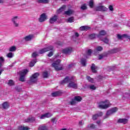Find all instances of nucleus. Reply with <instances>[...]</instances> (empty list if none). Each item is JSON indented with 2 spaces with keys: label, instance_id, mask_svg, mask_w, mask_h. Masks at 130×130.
<instances>
[{
  "label": "nucleus",
  "instance_id": "4468645a",
  "mask_svg": "<svg viewBox=\"0 0 130 130\" xmlns=\"http://www.w3.org/2000/svg\"><path fill=\"white\" fill-rule=\"evenodd\" d=\"M103 115V113H102V112H100L99 113L92 115V119L93 120H96L98 117L100 116H102Z\"/></svg>",
  "mask_w": 130,
  "mask_h": 130
},
{
  "label": "nucleus",
  "instance_id": "4d7b16f0",
  "mask_svg": "<svg viewBox=\"0 0 130 130\" xmlns=\"http://www.w3.org/2000/svg\"><path fill=\"white\" fill-rule=\"evenodd\" d=\"M103 57H104V55H102V54H101V55H99V59L100 60L102 59V58H103Z\"/></svg>",
  "mask_w": 130,
  "mask_h": 130
},
{
  "label": "nucleus",
  "instance_id": "603ef678",
  "mask_svg": "<svg viewBox=\"0 0 130 130\" xmlns=\"http://www.w3.org/2000/svg\"><path fill=\"white\" fill-rule=\"evenodd\" d=\"M87 55H91L92 54V50L91 49H88L86 52Z\"/></svg>",
  "mask_w": 130,
  "mask_h": 130
},
{
  "label": "nucleus",
  "instance_id": "412c9836",
  "mask_svg": "<svg viewBox=\"0 0 130 130\" xmlns=\"http://www.w3.org/2000/svg\"><path fill=\"white\" fill-rule=\"evenodd\" d=\"M65 15H67V16H71L74 14V11L71 9L68 10L64 12Z\"/></svg>",
  "mask_w": 130,
  "mask_h": 130
},
{
  "label": "nucleus",
  "instance_id": "7ed1b4c3",
  "mask_svg": "<svg viewBox=\"0 0 130 130\" xmlns=\"http://www.w3.org/2000/svg\"><path fill=\"white\" fill-rule=\"evenodd\" d=\"M28 73V70L26 69H24L19 72L20 78L19 81L20 82H25V77Z\"/></svg>",
  "mask_w": 130,
  "mask_h": 130
},
{
  "label": "nucleus",
  "instance_id": "a211bd4d",
  "mask_svg": "<svg viewBox=\"0 0 130 130\" xmlns=\"http://www.w3.org/2000/svg\"><path fill=\"white\" fill-rule=\"evenodd\" d=\"M57 21V16L56 15H54L53 17H51L50 19V24H53L55 22Z\"/></svg>",
  "mask_w": 130,
  "mask_h": 130
},
{
  "label": "nucleus",
  "instance_id": "c85d7f7f",
  "mask_svg": "<svg viewBox=\"0 0 130 130\" xmlns=\"http://www.w3.org/2000/svg\"><path fill=\"white\" fill-rule=\"evenodd\" d=\"M39 130H47V127L44 125H41L38 128Z\"/></svg>",
  "mask_w": 130,
  "mask_h": 130
},
{
  "label": "nucleus",
  "instance_id": "58836bf2",
  "mask_svg": "<svg viewBox=\"0 0 130 130\" xmlns=\"http://www.w3.org/2000/svg\"><path fill=\"white\" fill-rule=\"evenodd\" d=\"M88 5L90 8H93V7H94V2L93 1V0H90L89 2Z\"/></svg>",
  "mask_w": 130,
  "mask_h": 130
},
{
  "label": "nucleus",
  "instance_id": "f8f14e48",
  "mask_svg": "<svg viewBox=\"0 0 130 130\" xmlns=\"http://www.w3.org/2000/svg\"><path fill=\"white\" fill-rule=\"evenodd\" d=\"M52 116V114L50 113H46L44 114H43L41 116V119H44L45 118H48L49 117H51Z\"/></svg>",
  "mask_w": 130,
  "mask_h": 130
},
{
  "label": "nucleus",
  "instance_id": "bf43d9fd",
  "mask_svg": "<svg viewBox=\"0 0 130 130\" xmlns=\"http://www.w3.org/2000/svg\"><path fill=\"white\" fill-rule=\"evenodd\" d=\"M75 36L76 37H78L79 36V33L75 32Z\"/></svg>",
  "mask_w": 130,
  "mask_h": 130
},
{
  "label": "nucleus",
  "instance_id": "680f3d73",
  "mask_svg": "<svg viewBox=\"0 0 130 130\" xmlns=\"http://www.w3.org/2000/svg\"><path fill=\"white\" fill-rule=\"evenodd\" d=\"M4 0H0V4H4Z\"/></svg>",
  "mask_w": 130,
  "mask_h": 130
},
{
  "label": "nucleus",
  "instance_id": "338daca9",
  "mask_svg": "<svg viewBox=\"0 0 130 130\" xmlns=\"http://www.w3.org/2000/svg\"><path fill=\"white\" fill-rule=\"evenodd\" d=\"M61 1H62L63 2H65V1H67V0H61Z\"/></svg>",
  "mask_w": 130,
  "mask_h": 130
},
{
  "label": "nucleus",
  "instance_id": "0e129e2a",
  "mask_svg": "<svg viewBox=\"0 0 130 130\" xmlns=\"http://www.w3.org/2000/svg\"><path fill=\"white\" fill-rule=\"evenodd\" d=\"M3 66H4V64L0 62V69L2 68V67H3Z\"/></svg>",
  "mask_w": 130,
  "mask_h": 130
},
{
  "label": "nucleus",
  "instance_id": "e433bc0d",
  "mask_svg": "<svg viewBox=\"0 0 130 130\" xmlns=\"http://www.w3.org/2000/svg\"><path fill=\"white\" fill-rule=\"evenodd\" d=\"M16 49H17V48H16V47L13 46L11 47L10 48H9V51H10V52L16 51Z\"/></svg>",
  "mask_w": 130,
  "mask_h": 130
},
{
  "label": "nucleus",
  "instance_id": "9d476101",
  "mask_svg": "<svg viewBox=\"0 0 130 130\" xmlns=\"http://www.w3.org/2000/svg\"><path fill=\"white\" fill-rule=\"evenodd\" d=\"M46 19H47L46 14L45 13H43L41 15L40 18H39V21L40 22V23H42L43 22H44Z\"/></svg>",
  "mask_w": 130,
  "mask_h": 130
},
{
  "label": "nucleus",
  "instance_id": "864d4df0",
  "mask_svg": "<svg viewBox=\"0 0 130 130\" xmlns=\"http://www.w3.org/2000/svg\"><path fill=\"white\" fill-rule=\"evenodd\" d=\"M52 122H53V123H56V119L55 118H53L52 119Z\"/></svg>",
  "mask_w": 130,
  "mask_h": 130
},
{
  "label": "nucleus",
  "instance_id": "423d86ee",
  "mask_svg": "<svg viewBox=\"0 0 130 130\" xmlns=\"http://www.w3.org/2000/svg\"><path fill=\"white\" fill-rule=\"evenodd\" d=\"M60 63V60L58 59L52 64V66L53 68H54L56 71H61V70H62V67H59Z\"/></svg>",
  "mask_w": 130,
  "mask_h": 130
},
{
  "label": "nucleus",
  "instance_id": "c9c22d12",
  "mask_svg": "<svg viewBox=\"0 0 130 130\" xmlns=\"http://www.w3.org/2000/svg\"><path fill=\"white\" fill-rule=\"evenodd\" d=\"M97 37V35L95 34H92L89 35V38L90 39H95Z\"/></svg>",
  "mask_w": 130,
  "mask_h": 130
},
{
  "label": "nucleus",
  "instance_id": "aec40b11",
  "mask_svg": "<svg viewBox=\"0 0 130 130\" xmlns=\"http://www.w3.org/2000/svg\"><path fill=\"white\" fill-rule=\"evenodd\" d=\"M91 71L93 73H97V67L96 66H95V64L94 63H92L91 64Z\"/></svg>",
  "mask_w": 130,
  "mask_h": 130
},
{
  "label": "nucleus",
  "instance_id": "393cba45",
  "mask_svg": "<svg viewBox=\"0 0 130 130\" xmlns=\"http://www.w3.org/2000/svg\"><path fill=\"white\" fill-rule=\"evenodd\" d=\"M80 29L81 31H87L90 29V27L87 26H82L80 27Z\"/></svg>",
  "mask_w": 130,
  "mask_h": 130
},
{
  "label": "nucleus",
  "instance_id": "49530a36",
  "mask_svg": "<svg viewBox=\"0 0 130 130\" xmlns=\"http://www.w3.org/2000/svg\"><path fill=\"white\" fill-rule=\"evenodd\" d=\"M96 11H99L102 12V6H98L96 8Z\"/></svg>",
  "mask_w": 130,
  "mask_h": 130
},
{
  "label": "nucleus",
  "instance_id": "4c0bfd02",
  "mask_svg": "<svg viewBox=\"0 0 130 130\" xmlns=\"http://www.w3.org/2000/svg\"><path fill=\"white\" fill-rule=\"evenodd\" d=\"M86 79L89 82H90V83H94V79L91 78L90 76H87Z\"/></svg>",
  "mask_w": 130,
  "mask_h": 130
},
{
  "label": "nucleus",
  "instance_id": "774afa93",
  "mask_svg": "<svg viewBox=\"0 0 130 130\" xmlns=\"http://www.w3.org/2000/svg\"><path fill=\"white\" fill-rule=\"evenodd\" d=\"M11 67H13V65H11Z\"/></svg>",
  "mask_w": 130,
  "mask_h": 130
},
{
  "label": "nucleus",
  "instance_id": "c756f323",
  "mask_svg": "<svg viewBox=\"0 0 130 130\" xmlns=\"http://www.w3.org/2000/svg\"><path fill=\"white\" fill-rule=\"evenodd\" d=\"M74 100L77 102H80V101H82V98L80 96H77L74 98Z\"/></svg>",
  "mask_w": 130,
  "mask_h": 130
},
{
  "label": "nucleus",
  "instance_id": "09e8293b",
  "mask_svg": "<svg viewBox=\"0 0 130 130\" xmlns=\"http://www.w3.org/2000/svg\"><path fill=\"white\" fill-rule=\"evenodd\" d=\"M81 9L83 10H87V6H86L85 4H84L81 7Z\"/></svg>",
  "mask_w": 130,
  "mask_h": 130
},
{
  "label": "nucleus",
  "instance_id": "69168bd1",
  "mask_svg": "<svg viewBox=\"0 0 130 130\" xmlns=\"http://www.w3.org/2000/svg\"><path fill=\"white\" fill-rule=\"evenodd\" d=\"M125 38H128V39H129V40H130V37H129L128 35H127V37Z\"/></svg>",
  "mask_w": 130,
  "mask_h": 130
},
{
  "label": "nucleus",
  "instance_id": "6e6552de",
  "mask_svg": "<svg viewBox=\"0 0 130 130\" xmlns=\"http://www.w3.org/2000/svg\"><path fill=\"white\" fill-rule=\"evenodd\" d=\"M11 21L14 27H19V18H18V16L13 17L11 19Z\"/></svg>",
  "mask_w": 130,
  "mask_h": 130
},
{
  "label": "nucleus",
  "instance_id": "b1692460",
  "mask_svg": "<svg viewBox=\"0 0 130 130\" xmlns=\"http://www.w3.org/2000/svg\"><path fill=\"white\" fill-rule=\"evenodd\" d=\"M37 3L38 4H48L49 0H38Z\"/></svg>",
  "mask_w": 130,
  "mask_h": 130
},
{
  "label": "nucleus",
  "instance_id": "5fc2aeb1",
  "mask_svg": "<svg viewBox=\"0 0 130 130\" xmlns=\"http://www.w3.org/2000/svg\"><path fill=\"white\" fill-rule=\"evenodd\" d=\"M53 55V53L52 52H50L48 54V56L49 57H51V56H52Z\"/></svg>",
  "mask_w": 130,
  "mask_h": 130
},
{
  "label": "nucleus",
  "instance_id": "c03bdc74",
  "mask_svg": "<svg viewBox=\"0 0 130 130\" xmlns=\"http://www.w3.org/2000/svg\"><path fill=\"white\" fill-rule=\"evenodd\" d=\"M103 50V48L101 46H98L96 48V51H102Z\"/></svg>",
  "mask_w": 130,
  "mask_h": 130
},
{
  "label": "nucleus",
  "instance_id": "7c9ffc66",
  "mask_svg": "<svg viewBox=\"0 0 130 130\" xmlns=\"http://www.w3.org/2000/svg\"><path fill=\"white\" fill-rule=\"evenodd\" d=\"M43 77L44 79H46V78H48V72L46 71L43 72Z\"/></svg>",
  "mask_w": 130,
  "mask_h": 130
},
{
  "label": "nucleus",
  "instance_id": "ddd939ff",
  "mask_svg": "<svg viewBox=\"0 0 130 130\" xmlns=\"http://www.w3.org/2000/svg\"><path fill=\"white\" fill-rule=\"evenodd\" d=\"M33 38H34V35H29L25 37L24 38H23V40H25V41H26V42H28V41H31V40H32V39H33Z\"/></svg>",
  "mask_w": 130,
  "mask_h": 130
},
{
  "label": "nucleus",
  "instance_id": "0eeeda50",
  "mask_svg": "<svg viewBox=\"0 0 130 130\" xmlns=\"http://www.w3.org/2000/svg\"><path fill=\"white\" fill-rule=\"evenodd\" d=\"M53 49V46H49L46 48L42 49L40 50L39 53L40 54H43V53H45L47 51H49V50H52Z\"/></svg>",
  "mask_w": 130,
  "mask_h": 130
},
{
  "label": "nucleus",
  "instance_id": "f03ea898",
  "mask_svg": "<svg viewBox=\"0 0 130 130\" xmlns=\"http://www.w3.org/2000/svg\"><path fill=\"white\" fill-rule=\"evenodd\" d=\"M110 103L109 101L106 100L105 101H101L99 103V108L101 109H107L110 106Z\"/></svg>",
  "mask_w": 130,
  "mask_h": 130
},
{
  "label": "nucleus",
  "instance_id": "dca6fc26",
  "mask_svg": "<svg viewBox=\"0 0 130 130\" xmlns=\"http://www.w3.org/2000/svg\"><path fill=\"white\" fill-rule=\"evenodd\" d=\"M36 120L35 119V117H29L27 118L25 120V122H34Z\"/></svg>",
  "mask_w": 130,
  "mask_h": 130
},
{
  "label": "nucleus",
  "instance_id": "20e7f679",
  "mask_svg": "<svg viewBox=\"0 0 130 130\" xmlns=\"http://www.w3.org/2000/svg\"><path fill=\"white\" fill-rule=\"evenodd\" d=\"M39 73H36L32 75V76L30 78L29 81L28 83L30 84L31 83H36L37 81H38V77L40 76Z\"/></svg>",
  "mask_w": 130,
  "mask_h": 130
},
{
  "label": "nucleus",
  "instance_id": "3c124183",
  "mask_svg": "<svg viewBox=\"0 0 130 130\" xmlns=\"http://www.w3.org/2000/svg\"><path fill=\"white\" fill-rule=\"evenodd\" d=\"M0 62H1L2 64H4V62H5V58H4L3 57H0Z\"/></svg>",
  "mask_w": 130,
  "mask_h": 130
},
{
  "label": "nucleus",
  "instance_id": "6ab92c4d",
  "mask_svg": "<svg viewBox=\"0 0 130 130\" xmlns=\"http://www.w3.org/2000/svg\"><path fill=\"white\" fill-rule=\"evenodd\" d=\"M61 94H62V92L61 91H57L52 93L51 95L53 97H56V96H60Z\"/></svg>",
  "mask_w": 130,
  "mask_h": 130
},
{
  "label": "nucleus",
  "instance_id": "2f4dec72",
  "mask_svg": "<svg viewBox=\"0 0 130 130\" xmlns=\"http://www.w3.org/2000/svg\"><path fill=\"white\" fill-rule=\"evenodd\" d=\"M7 56L8 58H12L14 57V53L12 52H9L7 54Z\"/></svg>",
  "mask_w": 130,
  "mask_h": 130
},
{
  "label": "nucleus",
  "instance_id": "1a4fd4ad",
  "mask_svg": "<svg viewBox=\"0 0 130 130\" xmlns=\"http://www.w3.org/2000/svg\"><path fill=\"white\" fill-rule=\"evenodd\" d=\"M73 52V48L71 47L66 48L62 50V53L64 54H71Z\"/></svg>",
  "mask_w": 130,
  "mask_h": 130
},
{
  "label": "nucleus",
  "instance_id": "de8ad7c7",
  "mask_svg": "<svg viewBox=\"0 0 130 130\" xmlns=\"http://www.w3.org/2000/svg\"><path fill=\"white\" fill-rule=\"evenodd\" d=\"M102 41L104 42V43H106L107 44H108V43L109 42V41L106 38L102 40Z\"/></svg>",
  "mask_w": 130,
  "mask_h": 130
},
{
  "label": "nucleus",
  "instance_id": "79ce46f5",
  "mask_svg": "<svg viewBox=\"0 0 130 130\" xmlns=\"http://www.w3.org/2000/svg\"><path fill=\"white\" fill-rule=\"evenodd\" d=\"M8 84L9 86H13V85L14 84V81L12 80H9Z\"/></svg>",
  "mask_w": 130,
  "mask_h": 130
},
{
  "label": "nucleus",
  "instance_id": "473e14b6",
  "mask_svg": "<svg viewBox=\"0 0 130 130\" xmlns=\"http://www.w3.org/2000/svg\"><path fill=\"white\" fill-rule=\"evenodd\" d=\"M18 129L19 130H28V128L27 126H18Z\"/></svg>",
  "mask_w": 130,
  "mask_h": 130
},
{
  "label": "nucleus",
  "instance_id": "cd10ccee",
  "mask_svg": "<svg viewBox=\"0 0 130 130\" xmlns=\"http://www.w3.org/2000/svg\"><path fill=\"white\" fill-rule=\"evenodd\" d=\"M36 62H37V59H36L31 60V61L29 63V67H34V64H35Z\"/></svg>",
  "mask_w": 130,
  "mask_h": 130
},
{
  "label": "nucleus",
  "instance_id": "6e6d98bb",
  "mask_svg": "<svg viewBox=\"0 0 130 130\" xmlns=\"http://www.w3.org/2000/svg\"><path fill=\"white\" fill-rule=\"evenodd\" d=\"M37 56V53L36 52H34L32 54V57H36Z\"/></svg>",
  "mask_w": 130,
  "mask_h": 130
},
{
  "label": "nucleus",
  "instance_id": "37998d69",
  "mask_svg": "<svg viewBox=\"0 0 130 130\" xmlns=\"http://www.w3.org/2000/svg\"><path fill=\"white\" fill-rule=\"evenodd\" d=\"M108 9L103 6H102V12H107Z\"/></svg>",
  "mask_w": 130,
  "mask_h": 130
},
{
  "label": "nucleus",
  "instance_id": "ea45409f",
  "mask_svg": "<svg viewBox=\"0 0 130 130\" xmlns=\"http://www.w3.org/2000/svg\"><path fill=\"white\" fill-rule=\"evenodd\" d=\"M76 66V63H71L68 65V69H72V68H74Z\"/></svg>",
  "mask_w": 130,
  "mask_h": 130
},
{
  "label": "nucleus",
  "instance_id": "a19ab883",
  "mask_svg": "<svg viewBox=\"0 0 130 130\" xmlns=\"http://www.w3.org/2000/svg\"><path fill=\"white\" fill-rule=\"evenodd\" d=\"M99 34L100 35L104 36V35H106V31L105 30H101Z\"/></svg>",
  "mask_w": 130,
  "mask_h": 130
},
{
  "label": "nucleus",
  "instance_id": "13d9d810",
  "mask_svg": "<svg viewBox=\"0 0 130 130\" xmlns=\"http://www.w3.org/2000/svg\"><path fill=\"white\" fill-rule=\"evenodd\" d=\"M79 124L80 125H82V124H83V121H79Z\"/></svg>",
  "mask_w": 130,
  "mask_h": 130
},
{
  "label": "nucleus",
  "instance_id": "bb28decb",
  "mask_svg": "<svg viewBox=\"0 0 130 130\" xmlns=\"http://www.w3.org/2000/svg\"><path fill=\"white\" fill-rule=\"evenodd\" d=\"M86 62H87V60L85 58H82L81 60V63L83 67H86Z\"/></svg>",
  "mask_w": 130,
  "mask_h": 130
},
{
  "label": "nucleus",
  "instance_id": "9b49d317",
  "mask_svg": "<svg viewBox=\"0 0 130 130\" xmlns=\"http://www.w3.org/2000/svg\"><path fill=\"white\" fill-rule=\"evenodd\" d=\"M120 51V49L119 48H115L112 49L108 51L109 54H113L114 53H117V52H119Z\"/></svg>",
  "mask_w": 130,
  "mask_h": 130
},
{
  "label": "nucleus",
  "instance_id": "5701e85b",
  "mask_svg": "<svg viewBox=\"0 0 130 130\" xmlns=\"http://www.w3.org/2000/svg\"><path fill=\"white\" fill-rule=\"evenodd\" d=\"M2 106L4 109H8L10 106V105L9 104L8 102H5L2 104Z\"/></svg>",
  "mask_w": 130,
  "mask_h": 130
},
{
  "label": "nucleus",
  "instance_id": "72a5a7b5",
  "mask_svg": "<svg viewBox=\"0 0 130 130\" xmlns=\"http://www.w3.org/2000/svg\"><path fill=\"white\" fill-rule=\"evenodd\" d=\"M88 89H90V90H96V87L94 85H89L87 86Z\"/></svg>",
  "mask_w": 130,
  "mask_h": 130
},
{
  "label": "nucleus",
  "instance_id": "f704fd0d",
  "mask_svg": "<svg viewBox=\"0 0 130 130\" xmlns=\"http://www.w3.org/2000/svg\"><path fill=\"white\" fill-rule=\"evenodd\" d=\"M67 22L68 23H73V22H74V17L72 16V17H69L67 20Z\"/></svg>",
  "mask_w": 130,
  "mask_h": 130
},
{
  "label": "nucleus",
  "instance_id": "4be33fe9",
  "mask_svg": "<svg viewBox=\"0 0 130 130\" xmlns=\"http://www.w3.org/2000/svg\"><path fill=\"white\" fill-rule=\"evenodd\" d=\"M66 7L67 6H66V5H63L60 8H59L58 10H57V13L60 14L61 12H63V11H64V9H66Z\"/></svg>",
  "mask_w": 130,
  "mask_h": 130
},
{
  "label": "nucleus",
  "instance_id": "a18cd8bd",
  "mask_svg": "<svg viewBox=\"0 0 130 130\" xmlns=\"http://www.w3.org/2000/svg\"><path fill=\"white\" fill-rule=\"evenodd\" d=\"M76 103H77V102L75 100V99L72 100V101L70 102L71 105H75Z\"/></svg>",
  "mask_w": 130,
  "mask_h": 130
},
{
  "label": "nucleus",
  "instance_id": "2eb2a0df",
  "mask_svg": "<svg viewBox=\"0 0 130 130\" xmlns=\"http://www.w3.org/2000/svg\"><path fill=\"white\" fill-rule=\"evenodd\" d=\"M128 120L127 119H119L117 121L118 123H123V124H126Z\"/></svg>",
  "mask_w": 130,
  "mask_h": 130
},
{
  "label": "nucleus",
  "instance_id": "f257e3e1",
  "mask_svg": "<svg viewBox=\"0 0 130 130\" xmlns=\"http://www.w3.org/2000/svg\"><path fill=\"white\" fill-rule=\"evenodd\" d=\"M61 85L69 83L68 87L73 89H78V84L74 82V77L67 76L63 80L60 81Z\"/></svg>",
  "mask_w": 130,
  "mask_h": 130
},
{
  "label": "nucleus",
  "instance_id": "8fccbe9b",
  "mask_svg": "<svg viewBox=\"0 0 130 130\" xmlns=\"http://www.w3.org/2000/svg\"><path fill=\"white\" fill-rule=\"evenodd\" d=\"M109 9L111 12H113L114 11V9L113 8V6L112 5H110L109 6Z\"/></svg>",
  "mask_w": 130,
  "mask_h": 130
},
{
  "label": "nucleus",
  "instance_id": "a878e982",
  "mask_svg": "<svg viewBox=\"0 0 130 130\" xmlns=\"http://www.w3.org/2000/svg\"><path fill=\"white\" fill-rule=\"evenodd\" d=\"M95 126L94 124H89L87 125V129H94Z\"/></svg>",
  "mask_w": 130,
  "mask_h": 130
},
{
  "label": "nucleus",
  "instance_id": "052dcab7",
  "mask_svg": "<svg viewBox=\"0 0 130 130\" xmlns=\"http://www.w3.org/2000/svg\"><path fill=\"white\" fill-rule=\"evenodd\" d=\"M4 71V69H0V76L1 75H2V73H3Z\"/></svg>",
  "mask_w": 130,
  "mask_h": 130
},
{
  "label": "nucleus",
  "instance_id": "e2e57ef3",
  "mask_svg": "<svg viewBox=\"0 0 130 130\" xmlns=\"http://www.w3.org/2000/svg\"><path fill=\"white\" fill-rule=\"evenodd\" d=\"M101 122V121H98L96 122V123H98V124H100Z\"/></svg>",
  "mask_w": 130,
  "mask_h": 130
},
{
  "label": "nucleus",
  "instance_id": "39448f33",
  "mask_svg": "<svg viewBox=\"0 0 130 130\" xmlns=\"http://www.w3.org/2000/svg\"><path fill=\"white\" fill-rule=\"evenodd\" d=\"M118 110V109L116 107L113 108L107 111V114L104 117V119H106V118H108L109 115H111V114H113V113H115L116 111Z\"/></svg>",
  "mask_w": 130,
  "mask_h": 130
},
{
  "label": "nucleus",
  "instance_id": "f3484780",
  "mask_svg": "<svg viewBox=\"0 0 130 130\" xmlns=\"http://www.w3.org/2000/svg\"><path fill=\"white\" fill-rule=\"evenodd\" d=\"M127 38V35L123 34L122 35H120L119 34L117 35V38L119 40H122V38Z\"/></svg>",
  "mask_w": 130,
  "mask_h": 130
}]
</instances>
